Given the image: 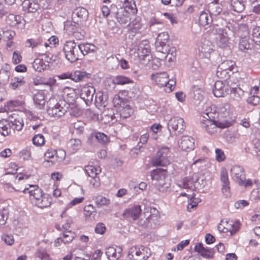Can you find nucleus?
Here are the masks:
<instances>
[{
    "label": "nucleus",
    "instance_id": "1",
    "mask_svg": "<svg viewBox=\"0 0 260 260\" xmlns=\"http://www.w3.org/2000/svg\"><path fill=\"white\" fill-rule=\"evenodd\" d=\"M22 192L28 194L29 199L32 204L40 208L49 207L51 203V198L43 192V190L38 185L28 184Z\"/></svg>",
    "mask_w": 260,
    "mask_h": 260
},
{
    "label": "nucleus",
    "instance_id": "2",
    "mask_svg": "<svg viewBox=\"0 0 260 260\" xmlns=\"http://www.w3.org/2000/svg\"><path fill=\"white\" fill-rule=\"evenodd\" d=\"M207 117L204 116L206 119L202 122V127L210 135H214L217 133L218 128H223L230 126L231 124L227 120L220 121H215L211 119L209 113H206Z\"/></svg>",
    "mask_w": 260,
    "mask_h": 260
},
{
    "label": "nucleus",
    "instance_id": "3",
    "mask_svg": "<svg viewBox=\"0 0 260 260\" xmlns=\"http://www.w3.org/2000/svg\"><path fill=\"white\" fill-rule=\"evenodd\" d=\"M152 80L160 87H164V90L168 93L172 92L175 88L176 81L173 79H170L169 76L166 72L157 73L152 74Z\"/></svg>",
    "mask_w": 260,
    "mask_h": 260
},
{
    "label": "nucleus",
    "instance_id": "4",
    "mask_svg": "<svg viewBox=\"0 0 260 260\" xmlns=\"http://www.w3.org/2000/svg\"><path fill=\"white\" fill-rule=\"evenodd\" d=\"M80 49L79 45H77L74 41H68L64 44L63 51L67 59L74 62L81 57Z\"/></svg>",
    "mask_w": 260,
    "mask_h": 260
},
{
    "label": "nucleus",
    "instance_id": "5",
    "mask_svg": "<svg viewBox=\"0 0 260 260\" xmlns=\"http://www.w3.org/2000/svg\"><path fill=\"white\" fill-rule=\"evenodd\" d=\"M167 169H156L151 172V177L152 180L157 182L155 186L159 191L164 192L166 191L168 186H166L165 180L168 176Z\"/></svg>",
    "mask_w": 260,
    "mask_h": 260
},
{
    "label": "nucleus",
    "instance_id": "6",
    "mask_svg": "<svg viewBox=\"0 0 260 260\" xmlns=\"http://www.w3.org/2000/svg\"><path fill=\"white\" fill-rule=\"evenodd\" d=\"M237 68L236 62L232 60H226L222 62L217 67L216 75L219 78L227 79L230 76V72H234Z\"/></svg>",
    "mask_w": 260,
    "mask_h": 260
},
{
    "label": "nucleus",
    "instance_id": "7",
    "mask_svg": "<svg viewBox=\"0 0 260 260\" xmlns=\"http://www.w3.org/2000/svg\"><path fill=\"white\" fill-rule=\"evenodd\" d=\"M240 225L241 224L239 221L221 220L217 228L221 233L230 232L231 235H233L239 230Z\"/></svg>",
    "mask_w": 260,
    "mask_h": 260
},
{
    "label": "nucleus",
    "instance_id": "8",
    "mask_svg": "<svg viewBox=\"0 0 260 260\" xmlns=\"http://www.w3.org/2000/svg\"><path fill=\"white\" fill-rule=\"evenodd\" d=\"M76 88H74L70 86H65L61 90V95L64 100L71 104H73L78 98L81 85L76 86Z\"/></svg>",
    "mask_w": 260,
    "mask_h": 260
},
{
    "label": "nucleus",
    "instance_id": "9",
    "mask_svg": "<svg viewBox=\"0 0 260 260\" xmlns=\"http://www.w3.org/2000/svg\"><path fill=\"white\" fill-rule=\"evenodd\" d=\"M199 180V177L196 173H192L183 178L178 184V186L187 190L194 191L196 190V184Z\"/></svg>",
    "mask_w": 260,
    "mask_h": 260
},
{
    "label": "nucleus",
    "instance_id": "10",
    "mask_svg": "<svg viewBox=\"0 0 260 260\" xmlns=\"http://www.w3.org/2000/svg\"><path fill=\"white\" fill-rule=\"evenodd\" d=\"M230 89V86L225 80L217 81L214 84L213 93L216 97H224L229 94Z\"/></svg>",
    "mask_w": 260,
    "mask_h": 260
},
{
    "label": "nucleus",
    "instance_id": "11",
    "mask_svg": "<svg viewBox=\"0 0 260 260\" xmlns=\"http://www.w3.org/2000/svg\"><path fill=\"white\" fill-rule=\"evenodd\" d=\"M168 152L169 149L167 148L159 150L157 152V156L152 159V165L154 167H165L169 165L170 161L168 158Z\"/></svg>",
    "mask_w": 260,
    "mask_h": 260
},
{
    "label": "nucleus",
    "instance_id": "12",
    "mask_svg": "<svg viewBox=\"0 0 260 260\" xmlns=\"http://www.w3.org/2000/svg\"><path fill=\"white\" fill-rule=\"evenodd\" d=\"M50 58L45 54H39L32 62L33 69L37 72H42L49 66Z\"/></svg>",
    "mask_w": 260,
    "mask_h": 260
},
{
    "label": "nucleus",
    "instance_id": "13",
    "mask_svg": "<svg viewBox=\"0 0 260 260\" xmlns=\"http://www.w3.org/2000/svg\"><path fill=\"white\" fill-rule=\"evenodd\" d=\"M169 38V35L166 32L160 33L157 37L155 42L156 50L164 54H166L168 51V46L167 43Z\"/></svg>",
    "mask_w": 260,
    "mask_h": 260
},
{
    "label": "nucleus",
    "instance_id": "14",
    "mask_svg": "<svg viewBox=\"0 0 260 260\" xmlns=\"http://www.w3.org/2000/svg\"><path fill=\"white\" fill-rule=\"evenodd\" d=\"M142 212L141 206L134 205L125 209L122 214L125 219H132L136 220L139 219Z\"/></svg>",
    "mask_w": 260,
    "mask_h": 260
},
{
    "label": "nucleus",
    "instance_id": "15",
    "mask_svg": "<svg viewBox=\"0 0 260 260\" xmlns=\"http://www.w3.org/2000/svg\"><path fill=\"white\" fill-rule=\"evenodd\" d=\"M218 120L220 121L227 120L231 124L230 119L232 113L230 110V105L227 103H222L218 107Z\"/></svg>",
    "mask_w": 260,
    "mask_h": 260
},
{
    "label": "nucleus",
    "instance_id": "16",
    "mask_svg": "<svg viewBox=\"0 0 260 260\" xmlns=\"http://www.w3.org/2000/svg\"><path fill=\"white\" fill-rule=\"evenodd\" d=\"M194 250L203 258L210 259L214 257L215 253L214 249L207 247H204L202 243H197L194 246Z\"/></svg>",
    "mask_w": 260,
    "mask_h": 260
},
{
    "label": "nucleus",
    "instance_id": "17",
    "mask_svg": "<svg viewBox=\"0 0 260 260\" xmlns=\"http://www.w3.org/2000/svg\"><path fill=\"white\" fill-rule=\"evenodd\" d=\"M62 104L64 105V102L61 101V103H57L53 107H49L48 109L49 115L55 118H59L63 116L67 112V110Z\"/></svg>",
    "mask_w": 260,
    "mask_h": 260
},
{
    "label": "nucleus",
    "instance_id": "18",
    "mask_svg": "<svg viewBox=\"0 0 260 260\" xmlns=\"http://www.w3.org/2000/svg\"><path fill=\"white\" fill-rule=\"evenodd\" d=\"M231 176L233 179L240 185L244 183V179H245L244 170L242 167L239 166H234L231 170Z\"/></svg>",
    "mask_w": 260,
    "mask_h": 260
},
{
    "label": "nucleus",
    "instance_id": "19",
    "mask_svg": "<svg viewBox=\"0 0 260 260\" xmlns=\"http://www.w3.org/2000/svg\"><path fill=\"white\" fill-rule=\"evenodd\" d=\"M6 21L10 26L17 28H23L25 25L24 19L18 15L10 14Z\"/></svg>",
    "mask_w": 260,
    "mask_h": 260
},
{
    "label": "nucleus",
    "instance_id": "20",
    "mask_svg": "<svg viewBox=\"0 0 260 260\" xmlns=\"http://www.w3.org/2000/svg\"><path fill=\"white\" fill-rule=\"evenodd\" d=\"M85 170L87 175L94 178L101 172V168L99 165L97 160L89 162V164L85 167Z\"/></svg>",
    "mask_w": 260,
    "mask_h": 260
},
{
    "label": "nucleus",
    "instance_id": "21",
    "mask_svg": "<svg viewBox=\"0 0 260 260\" xmlns=\"http://www.w3.org/2000/svg\"><path fill=\"white\" fill-rule=\"evenodd\" d=\"M25 104L24 98L19 96L17 99L7 102L5 105V111H13L16 108L23 106Z\"/></svg>",
    "mask_w": 260,
    "mask_h": 260
},
{
    "label": "nucleus",
    "instance_id": "22",
    "mask_svg": "<svg viewBox=\"0 0 260 260\" xmlns=\"http://www.w3.org/2000/svg\"><path fill=\"white\" fill-rule=\"evenodd\" d=\"M9 122L11 123V127L14 130L21 131L23 126L24 122L22 118L18 115L13 114L9 117Z\"/></svg>",
    "mask_w": 260,
    "mask_h": 260
},
{
    "label": "nucleus",
    "instance_id": "23",
    "mask_svg": "<svg viewBox=\"0 0 260 260\" xmlns=\"http://www.w3.org/2000/svg\"><path fill=\"white\" fill-rule=\"evenodd\" d=\"M22 8L24 13H35L39 9L40 5L34 0H24L22 4Z\"/></svg>",
    "mask_w": 260,
    "mask_h": 260
},
{
    "label": "nucleus",
    "instance_id": "24",
    "mask_svg": "<svg viewBox=\"0 0 260 260\" xmlns=\"http://www.w3.org/2000/svg\"><path fill=\"white\" fill-rule=\"evenodd\" d=\"M179 146L182 150L186 151L192 150L194 148V142L193 139L189 136H183L181 139Z\"/></svg>",
    "mask_w": 260,
    "mask_h": 260
},
{
    "label": "nucleus",
    "instance_id": "25",
    "mask_svg": "<svg viewBox=\"0 0 260 260\" xmlns=\"http://www.w3.org/2000/svg\"><path fill=\"white\" fill-rule=\"evenodd\" d=\"M169 126L173 131L179 130V132L183 131L185 126L183 119L179 117L171 118L169 121Z\"/></svg>",
    "mask_w": 260,
    "mask_h": 260
},
{
    "label": "nucleus",
    "instance_id": "26",
    "mask_svg": "<svg viewBox=\"0 0 260 260\" xmlns=\"http://www.w3.org/2000/svg\"><path fill=\"white\" fill-rule=\"evenodd\" d=\"M145 42L146 43L145 44L143 42L140 44L137 51L138 57L140 60L145 59V58L150 53V46L149 43H147V41Z\"/></svg>",
    "mask_w": 260,
    "mask_h": 260
},
{
    "label": "nucleus",
    "instance_id": "27",
    "mask_svg": "<svg viewBox=\"0 0 260 260\" xmlns=\"http://www.w3.org/2000/svg\"><path fill=\"white\" fill-rule=\"evenodd\" d=\"M120 9L128 13L131 15H134L137 13V8L134 0H124L122 7Z\"/></svg>",
    "mask_w": 260,
    "mask_h": 260
},
{
    "label": "nucleus",
    "instance_id": "28",
    "mask_svg": "<svg viewBox=\"0 0 260 260\" xmlns=\"http://www.w3.org/2000/svg\"><path fill=\"white\" fill-rule=\"evenodd\" d=\"M219 32L217 40L218 46L221 48H225L229 46L230 38L228 32L223 29L219 30Z\"/></svg>",
    "mask_w": 260,
    "mask_h": 260
},
{
    "label": "nucleus",
    "instance_id": "29",
    "mask_svg": "<svg viewBox=\"0 0 260 260\" xmlns=\"http://www.w3.org/2000/svg\"><path fill=\"white\" fill-rule=\"evenodd\" d=\"M127 257L129 260H142L144 258V255L139 248L134 246L129 249Z\"/></svg>",
    "mask_w": 260,
    "mask_h": 260
},
{
    "label": "nucleus",
    "instance_id": "30",
    "mask_svg": "<svg viewBox=\"0 0 260 260\" xmlns=\"http://www.w3.org/2000/svg\"><path fill=\"white\" fill-rule=\"evenodd\" d=\"M81 56L89 53H94L97 50V47L91 43H83L79 45Z\"/></svg>",
    "mask_w": 260,
    "mask_h": 260
},
{
    "label": "nucleus",
    "instance_id": "31",
    "mask_svg": "<svg viewBox=\"0 0 260 260\" xmlns=\"http://www.w3.org/2000/svg\"><path fill=\"white\" fill-rule=\"evenodd\" d=\"M230 91H231L229 98L230 102L240 101L244 93V91L239 86L230 88Z\"/></svg>",
    "mask_w": 260,
    "mask_h": 260
},
{
    "label": "nucleus",
    "instance_id": "32",
    "mask_svg": "<svg viewBox=\"0 0 260 260\" xmlns=\"http://www.w3.org/2000/svg\"><path fill=\"white\" fill-rule=\"evenodd\" d=\"M112 83L115 85H124L133 83V81L128 77L117 75L112 78Z\"/></svg>",
    "mask_w": 260,
    "mask_h": 260
},
{
    "label": "nucleus",
    "instance_id": "33",
    "mask_svg": "<svg viewBox=\"0 0 260 260\" xmlns=\"http://www.w3.org/2000/svg\"><path fill=\"white\" fill-rule=\"evenodd\" d=\"M131 15L119 9L116 13V18L117 21L121 24H125L131 20Z\"/></svg>",
    "mask_w": 260,
    "mask_h": 260
},
{
    "label": "nucleus",
    "instance_id": "34",
    "mask_svg": "<svg viewBox=\"0 0 260 260\" xmlns=\"http://www.w3.org/2000/svg\"><path fill=\"white\" fill-rule=\"evenodd\" d=\"M33 100L35 104L39 109L43 108L45 105V95L42 91H39L35 93Z\"/></svg>",
    "mask_w": 260,
    "mask_h": 260
},
{
    "label": "nucleus",
    "instance_id": "35",
    "mask_svg": "<svg viewBox=\"0 0 260 260\" xmlns=\"http://www.w3.org/2000/svg\"><path fill=\"white\" fill-rule=\"evenodd\" d=\"M58 185L59 184L56 183L52 184V181L50 180L48 183H45L43 187L47 191H49L50 190L53 189V196L55 198H58L61 196V191L58 188Z\"/></svg>",
    "mask_w": 260,
    "mask_h": 260
},
{
    "label": "nucleus",
    "instance_id": "36",
    "mask_svg": "<svg viewBox=\"0 0 260 260\" xmlns=\"http://www.w3.org/2000/svg\"><path fill=\"white\" fill-rule=\"evenodd\" d=\"M72 81L75 82H80L88 78V74L84 71L76 70L73 72Z\"/></svg>",
    "mask_w": 260,
    "mask_h": 260
},
{
    "label": "nucleus",
    "instance_id": "37",
    "mask_svg": "<svg viewBox=\"0 0 260 260\" xmlns=\"http://www.w3.org/2000/svg\"><path fill=\"white\" fill-rule=\"evenodd\" d=\"M246 0H231L232 10L237 13L242 12L245 8L244 2Z\"/></svg>",
    "mask_w": 260,
    "mask_h": 260
},
{
    "label": "nucleus",
    "instance_id": "38",
    "mask_svg": "<svg viewBox=\"0 0 260 260\" xmlns=\"http://www.w3.org/2000/svg\"><path fill=\"white\" fill-rule=\"evenodd\" d=\"M81 147V142L79 139H72L69 143V149L71 153H75Z\"/></svg>",
    "mask_w": 260,
    "mask_h": 260
},
{
    "label": "nucleus",
    "instance_id": "39",
    "mask_svg": "<svg viewBox=\"0 0 260 260\" xmlns=\"http://www.w3.org/2000/svg\"><path fill=\"white\" fill-rule=\"evenodd\" d=\"M195 196L196 194L193 193L188 199L187 210L189 212H191L192 210L196 208L199 203L201 202L200 199L196 198Z\"/></svg>",
    "mask_w": 260,
    "mask_h": 260
},
{
    "label": "nucleus",
    "instance_id": "40",
    "mask_svg": "<svg viewBox=\"0 0 260 260\" xmlns=\"http://www.w3.org/2000/svg\"><path fill=\"white\" fill-rule=\"evenodd\" d=\"M0 133L4 136H8L11 133L9 120L3 119L0 121Z\"/></svg>",
    "mask_w": 260,
    "mask_h": 260
},
{
    "label": "nucleus",
    "instance_id": "41",
    "mask_svg": "<svg viewBox=\"0 0 260 260\" xmlns=\"http://www.w3.org/2000/svg\"><path fill=\"white\" fill-rule=\"evenodd\" d=\"M211 22V17L210 15L205 11H202L199 17V22L202 26H205Z\"/></svg>",
    "mask_w": 260,
    "mask_h": 260
},
{
    "label": "nucleus",
    "instance_id": "42",
    "mask_svg": "<svg viewBox=\"0 0 260 260\" xmlns=\"http://www.w3.org/2000/svg\"><path fill=\"white\" fill-rule=\"evenodd\" d=\"M80 95L84 100L89 101L90 99H92L93 93L91 91L89 86H84L81 89Z\"/></svg>",
    "mask_w": 260,
    "mask_h": 260
},
{
    "label": "nucleus",
    "instance_id": "43",
    "mask_svg": "<svg viewBox=\"0 0 260 260\" xmlns=\"http://www.w3.org/2000/svg\"><path fill=\"white\" fill-rule=\"evenodd\" d=\"M62 240L64 243H69L71 242L76 236L75 232L71 231H62Z\"/></svg>",
    "mask_w": 260,
    "mask_h": 260
},
{
    "label": "nucleus",
    "instance_id": "44",
    "mask_svg": "<svg viewBox=\"0 0 260 260\" xmlns=\"http://www.w3.org/2000/svg\"><path fill=\"white\" fill-rule=\"evenodd\" d=\"M45 142V139L42 134H36L32 138V144L37 147L43 146Z\"/></svg>",
    "mask_w": 260,
    "mask_h": 260
},
{
    "label": "nucleus",
    "instance_id": "45",
    "mask_svg": "<svg viewBox=\"0 0 260 260\" xmlns=\"http://www.w3.org/2000/svg\"><path fill=\"white\" fill-rule=\"evenodd\" d=\"M64 222L60 225V224H56L55 228L59 231H67L70 229L72 224L73 223V220L71 217H69L65 220H63Z\"/></svg>",
    "mask_w": 260,
    "mask_h": 260
},
{
    "label": "nucleus",
    "instance_id": "46",
    "mask_svg": "<svg viewBox=\"0 0 260 260\" xmlns=\"http://www.w3.org/2000/svg\"><path fill=\"white\" fill-rule=\"evenodd\" d=\"M95 202L98 207L108 206L111 201L109 198L102 196H98L95 198Z\"/></svg>",
    "mask_w": 260,
    "mask_h": 260
},
{
    "label": "nucleus",
    "instance_id": "47",
    "mask_svg": "<svg viewBox=\"0 0 260 260\" xmlns=\"http://www.w3.org/2000/svg\"><path fill=\"white\" fill-rule=\"evenodd\" d=\"M25 84V81L23 76L14 77L10 83V86L13 89L16 88L23 85Z\"/></svg>",
    "mask_w": 260,
    "mask_h": 260
},
{
    "label": "nucleus",
    "instance_id": "48",
    "mask_svg": "<svg viewBox=\"0 0 260 260\" xmlns=\"http://www.w3.org/2000/svg\"><path fill=\"white\" fill-rule=\"evenodd\" d=\"M252 40L256 44L260 45V26H255L251 30Z\"/></svg>",
    "mask_w": 260,
    "mask_h": 260
},
{
    "label": "nucleus",
    "instance_id": "49",
    "mask_svg": "<svg viewBox=\"0 0 260 260\" xmlns=\"http://www.w3.org/2000/svg\"><path fill=\"white\" fill-rule=\"evenodd\" d=\"M74 13L80 20L85 19L88 15L87 10L83 7H78L75 10Z\"/></svg>",
    "mask_w": 260,
    "mask_h": 260
},
{
    "label": "nucleus",
    "instance_id": "50",
    "mask_svg": "<svg viewBox=\"0 0 260 260\" xmlns=\"http://www.w3.org/2000/svg\"><path fill=\"white\" fill-rule=\"evenodd\" d=\"M50 177L51 180L53 181V184H58L59 182L63 179V175L59 172L55 171L51 173Z\"/></svg>",
    "mask_w": 260,
    "mask_h": 260
},
{
    "label": "nucleus",
    "instance_id": "51",
    "mask_svg": "<svg viewBox=\"0 0 260 260\" xmlns=\"http://www.w3.org/2000/svg\"><path fill=\"white\" fill-rule=\"evenodd\" d=\"M250 44L248 39L243 38L240 39L239 43V48L240 50L244 51L250 49Z\"/></svg>",
    "mask_w": 260,
    "mask_h": 260
},
{
    "label": "nucleus",
    "instance_id": "52",
    "mask_svg": "<svg viewBox=\"0 0 260 260\" xmlns=\"http://www.w3.org/2000/svg\"><path fill=\"white\" fill-rule=\"evenodd\" d=\"M55 157L57 162H61L65 159L66 152L63 149H59L55 150Z\"/></svg>",
    "mask_w": 260,
    "mask_h": 260
},
{
    "label": "nucleus",
    "instance_id": "53",
    "mask_svg": "<svg viewBox=\"0 0 260 260\" xmlns=\"http://www.w3.org/2000/svg\"><path fill=\"white\" fill-rule=\"evenodd\" d=\"M215 158L218 162H222L225 159L226 156L222 150L219 148H217L215 149Z\"/></svg>",
    "mask_w": 260,
    "mask_h": 260
},
{
    "label": "nucleus",
    "instance_id": "54",
    "mask_svg": "<svg viewBox=\"0 0 260 260\" xmlns=\"http://www.w3.org/2000/svg\"><path fill=\"white\" fill-rule=\"evenodd\" d=\"M48 43H45L44 46L47 48L50 47L51 48L55 47L56 45L58 44L59 40L58 38L55 36H51L48 40Z\"/></svg>",
    "mask_w": 260,
    "mask_h": 260
},
{
    "label": "nucleus",
    "instance_id": "55",
    "mask_svg": "<svg viewBox=\"0 0 260 260\" xmlns=\"http://www.w3.org/2000/svg\"><path fill=\"white\" fill-rule=\"evenodd\" d=\"M220 180L222 183V185L230 184L229 180L228 173L225 169H222L220 174Z\"/></svg>",
    "mask_w": 260,
    "mask_h": 260
},
{
    "label": "nucleus",
    "instance_id": "56",
    "mask_svg": "<svg viewBox=\"0 0 260 260\" xmlns=\"http://www.w3.org/2000/svg\"><path fill=\"white\" fill-rule=\"evenodd\" d=\"M55 149L50 148L45 151L44 154V157L45 160L47 161H49V159L55 157Z\"/></svg>",
    "mask_w": 260,
    "mask_h": 260
},
{
    "label": "nucleus",
    "instance_id": "57",
    "mask_svg": "<svg viewBox=\"0 0 260 260\" xmlns=\"http://www.w3.org/2000/svg\"><path fill=\"white\" fill-rule=\"evenodd\" d=\"M95 138L100 143L103 144H106L109 141L108 136L103 133H96Z\"/></svg>",
    "mask_w": 260,
    "mask_h": 260
},
{
    "label": "nucleus",
    "instance_id": "58",
    "mask_svg": "<svg viewBox=\"0 0 260 260\" xmlns=\"http://www.w3.org/2000/svg\"><path fill=\"white\" fill-rule=\"evenodd\" d=\"M25 44L27 47L34 48L38 46L40 42L38 40L30 38L26 40Z\"/></svg>",
    "mask_w": 260,
    "mask_h": 260
},
{
    "label": "nucleus",
    "instance_id": "59",
    "mask_svg": "<svg viewBox=\"0 0 260 260\" xmlns=\"http://www.w3.org/2000/svg\"><path fill=\"white\" fill-rule=\"evenodd\" d=\"M56 80L53 78H49L48 79H41L40 82L39 83H35L36 85L38 84L47 85L49 86H52L55 84Z\"/></svg>",
    "mask_w": 260,
    "mask_h": 260
},
{
    "label": "nucleus",
    "instance_id": "60",
    "mask_svg": "<svg viewBox=\"0 0 260 260\" xmlns=\"http://www.w3.org/2000/svg\"><path fill=\"white\" fill-rule=\"evenodd\" d=\"M106 253L109 257H111L113 259H117L120 256V253L116 252L115 249L113 247L109 248Z\"/></svg>",
    "mask_w": 260,
    "mask_h": 260
},
{
    "label": "nucleus",
    "instance_id": "61",
    "mask_svg": "<svg viewBox=\"0 0 260 260\" xmlns=\"http://www.w3.org/2000/svg\"><path fill=\"white\" fill-rule=\"evenodd\" d=\"M22 59V57L18 51H15L13 53L12 62L14 64L20 63Z\"/></svg>",
    "mask_w": 260,
    "mask_h": 260
},
{
    "label": "nucleus",
    "instance_id": "62",
    "mask_svg": "<svg viewBox=\"0 0 260 260\" xmlns=\"http://www.w3.org/2000/svg\"><path fill=\"white\" fill-rule=\"evenodd\" d=\"M249 205V203L248 201L244 200H241L237 201L235 203V207L236 209H243L245 207H246Z\"/></svg>",
    "mask_w": 260,
    "mask_h": 260
},
{
    "label": "nucleus",
    "instance_id": "63",
    "mask_svg": "<svg viewBox=\"0 0 260 260\" xmlns=\"http://www.w3.org/2000/svg\"><path fill=\"white\" fill-rule=\"evenodd\" d=\"M106 228L105 224L103 223H99L96 224L95 228V232L99 234H103L105 233Z\"/></svg>",
    "mask_w": 260,
    "mask_h": 260
},
{
    "label": "nucleus",
    "instance_id": "64",
    "mask_svg": "<svg viewBox=\"0 0 260 260\" xmlns=\"http://www.w3.org/2000/svg\"><path fill=\"white\" fill-rule=\"evenodd\" d=\"M2 239L9 245H12L14 242V239L12 235H4L2 236Z\"/></svg>",
    "mask_w": 260,
    "mask_h": 260
}]
</instances>
